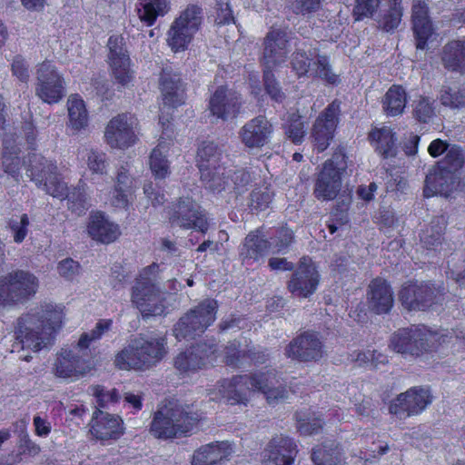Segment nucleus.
Segmentation results:
<instances>
[{"instance_id":"f257e3e1","label":"nucleus","mask_w":465,"mask_h":465,"mask_svg":"<svg viewBox=\"0 0 465 465\" xmlns=\"http://www.w3.org/2000/svg\"><path fill=\"white\" fill-rule=\"evenodd\" d=\"M274 371H258L251 374L235 375L224 379L210 391L211 399H224L230 404L246 405L252 392H262L268 403L273 404L287 397V390L282 385L276 386Z\"/></svg>"},{"instance_id":"f03ea898","label":"nucleus","mask_w":465,"mask_h":465,"mask_svg":"<svg viewBox=\"0 0 465 465\" xmlns=\"http://www.w3.org/2000/svg\"><path fill=\"white\" fill-rule=\"evenodd\" d=\"M64 317V307L61 305L46 303L33 309L17 319L16 340L22 348L41 351L53 343Z\"/></svg>"},{"instance_id":"7ed1b4c3","label":"nucleus","mask_w":465,"mask_h":465,"mask_svg":"<svg viewBox=\"0 0 465 465\" xmlns=\"http://www.w3.org/2000/svg\"><path fill=\"white\" fill-rule=\"evenodd\" d=\"M27 175L35 185L54 198L67 199L68 209L77 215L88 209L84 184L77 185L69 191L67 184L57 173V166L41 154L28 156Z\"/></svg>"},{"instance_id":"20e7f679","label":"nucleus","mask_w":465,"mask_h":465,"mask_svg":"<svg viewBox=\"0 0 465 465\" xmlns=\"http://www.w3.org/2000/svg\"><path fill=\"white\" fill-rule=\"evenodd\" d=\"M453 336L465 340V333L452 330L448 333L433 331L423 324H412L396 331L390 339V348L402 355L420 357L435 351L438 346Z\"/></svg>"},{"instance_id":"39448f33","label":"nucleus","mask_w":465,"mask_h":465,"mask_svg":"<svg viewBox=\"0 0 465 465\" xmlns=\"http://www.w3.org/2000/svg\"><path fill=\"white\" fill-rule=\"evenodd\" d=\"M199 420L200 416L189 406L169 401L154 412L151 432L159 439L186 435L192 431Z\"/></svg>"},{"instance_id":"423d86ee","label":"nucleus","mask_w":465,"mask_h":465,"mask_svg":"<svg viewBox=\"0 0 465 465\" xmlns=\"http://www.w3.org/2000/svg\"><path fill=\"white\" fill-rule=\"evenodd\" d=\"M165 343L163 338L135 339L116 355L115 365L122 370L150 369L164 357Z\"/></svg>"},{"instance_id":"0eeeda50","label":"nucleus","mask_w":465,"mask_h":465,"mask_svg":"<svg viewBox=\"0 0 465 465\" xmlns=\"http://www.w3.org/2000/svg\"><path fill=\"white\" fill-rule=\"evenodd\" d=\"M158 270L156 263L144 268L132 289V302L143 317L161 315L164 310V299L156 282Z\"/></svg>"},{"instance_id":"6e6552de","label":"nucleus","mask_w":465,"mask_h":465,"mask_svg":"<svg viewBox=\"0 0 465 465\" xmlns=\"http://www.w3.org/2000/svg\"><path fill=\"white\" fill-rule=\"evenodd\" d=\"M217 302L205 299L182 316L173 327V334L179 341L193 340L203 334L215 319Z\"/></svg>"},{"instance_id":"1a4fd4ad","label":"nucleus","mask_w":465,"mask_h":465,"mask_svg":"<svg viewBox=\"0 0 465 465\" xmlns=\"http://www.w3.org/2000/svg\"><path fill=\"white\" fill-rule=\"evenodd\" d=\"M347 155L345 148L339 146L331 159L327 160L318 174L315 183L314 194L324 201L336 197L341 187V175L347 170Z\"/></svg>"},{"instance_id":"9d476101","label":"nucleus","mask_w":465,"mask_h":465,"mask_svg":"<svg viewBox=\"0 0 465 465\" xmlns=\"http://www.w3.org/2000/svg\"><path fill=\"white\" fill-rule=\"evenodd\" d=\"M202 9L190 5L171 25L167 43L173 52L183 51L191 43L202 24Z\"/></svg>"},{"instance_id":"9b49d317","label":"nucleus","mask_w":465,"mask_h":465,"mask_svg":"<svg viewBox=\"0 0 465 465\" xmlns=\"http://www.w3.org/2000/svg\"><path fill=\"white\" fill-rule=\"evenodd\" d=\"M0 284L10 306L23 304L35 295L38 278L25 270H15L0 276Z\"/></svg>"},{"instance_id":"f8f14e48","label":"nucleus","mask_w":465,"mask_h":465,"mask_svg":"<svg viewBox=\"0 0 465 465\" xmlns=\"http://www.w3.org/2000/svg\"><path fill=\"white\" fill-rule=\"evenodd\" d=\"M166 217L173 227L196 229L204 233L209 224L197 204L191 198H179L165 210Z\"/></svg>"},{"instance_id":"ddd939ff","label":"nucleus","mask_w":465,"mask_h":465,"mask_svg":"<svg viewBox=\"0 0 465 465\" xmlns=\"http://www.w3.org/2000/svg\"><path fill=\"white\" fill-rule=\"evenodd\" d=\"M36 74V95L45 103H58L64 96V82L55 66L45 61L38 65Z\"/></svg>"},{"instance_id":"4468645a","label":"nucleus","mask_w":465,"mask_h":465,"mask_svg":"<svg viewBox=\"0 0 465 465\" xmlns=\"http://www.w3.org/2000/svg\"><path fill=\"white\" fill-rule=\"evenodd\" d=\"M442 296L440 289L428 282H410L399 293L401 305L408 311H425Z\"/></svg>"},{"instance_id":"2eb2a0df","label":"nucleus","mask_w":465,"mask_h":465,"mask_svg":"<svg viewBox=\"0 0 465 465\" xmlns=\"http://www.w3.org/2000/svg\"><path fill=\"white\" fill-rule=\"evenodd\" d=\"M340 114L341 102L334 100L317 116L312 128L311 136L314 147L319 152H323L329 147L334 137Z\"/></svg>"},{"instance_id":"dca6fc26","label":"nucleus","mask_w":465,"mask_h":465,"mask_svg":"<svg viewBox=\"0 0 465 465\" xmlns=\"http://www.w3.org/2000/svg\"><path fill=\"white\" fill-rule=\"evenodd\" d=\"M125 431L124 420L118 415L96 409L89 423V433L93 440L109 445L119 440Z\"/></svg>"},{"instance_id":"f3484780","label":"nucleus","mask_w":465,"mask_h":465,"mask_svg":"<svg viewBox=\"0 0 465 465\" xmlns=\"http://www.w3.org/2000/svg\"><path fill=\"white\" fill-rule=\"evenodd\" d=\"M137 119L131 114H120L113 117L105 127L104 138L112 148L126 149L133 146L137 136Z\"/></svg>"},{"instance_id":"a211bd4d","label":"nucleus","mask_w":465,"mask_h":465,"mask_svg":"<svg viewBox=\"0 0 465 465\" xmlns=\"http://www.w3.org/2000/svg\"><path fill=\"white\" fill-rule=\"evenodd\" d=\"M320 274L315 263L309 257H302L296 270L287 283L289 292L297 297L308 298L319 285Z\"/></svg>"},{"instance_id":"6ab92c4d","label":"nucleus","mask_w":465,"mask_h":465,"mask_svg":"<svg viewBox=\"0 0 465 465\" xmlns=\"http://www.w3.org/2000/svg\"><path fill=\"white\" fill-rule=\"evenodd\" d=\"M108 63L115 81L122 86L127 85L134 79L131 59L122 35H112L107 42Z\"/></svg>"},{"instance_id":"aec40b11","label":"nucleus","mask_w":465,"mask_h":465,"mask_svg":"<svg viewBox=\"0 0 465 465\" xmlns=\"http://www.w3.org/2000/svg\"><path fill=\"white\" fill-rule=\"evenodd\" d=\"M430 402L431 396L428 390L414 387L391 401L389 412L401 420L420 414Z\"/></svg>"},{"instance_id":"412c9836","label":"nucleus","mask_w":465,"mask_h":465,"mask_svg":"<svg viewBox=\"0 0 465 465\" xmlns=\"http://www.w3.org/2000/svg\"><path fill=\"white\" fill-rule=\"evenodd\" d=\"M291 64L299 77H318L329 84H335L338 80L337 75L331 72L329 59L325 55H317L313 61L304 51L297 50L292 54Z\"/></svg>"},{"instance_id":"4be33fe9","label":"nucleus","mask_w":465,"mask_h":465,"mask_svg":"<svg viewBox=\"0 0 465 465\" xmlns=\"http://www.w3.org/2000/svg\"><path fill=\"white\" fill-rule=\"evenodd\" d=\"M290 37L285 29L272 28L263 40L262 63L264 68L272 69L286 61Z\"/></svg>"},{"instance_id":"5701e85b","label":"nucleus","mask_w":465,"mask_h":465,"mask_svg":"<svg viewBox=\"0 0 465 465\" xmlns=\"http://www.w3.org/2000/svg\"><path fill=\"white\" fill-rule=\"evenodd\" d=\"M285 355L301 362L318 361L323 356V344L316 333L305 331L286 346Z\"/></svg>"},{"instance_id":"b1692460","label":"nucleus","mask_w":465,"mask_h":465,"mask_svg":"<svg viewBox=\"0 0 465 465\" xmlns=\"http://www.w3.org/2000/svg\"><path fill=\"white\" fill-rule=\"evenodd\" d=\"M216 344L213 341L199 342L180 352L174 359V367L180 372L202 369L213 360Z\"/></svg>"},{"instance_id":"393cba45","label":"nucleus","mask_w":465,"mask_h":465,"mask_svg":"<svg viewBox=\"0 0 465 465\" xmlns=\"http://www.w3.org/2000/svg\"><path fill=\"white\" fill-rule=\"evenodd\" d=\"M272 124L264 115L246 122L239 131L241 142L250 149L262 148L271 141Z\"/></svg>"},{"instance_id":"a878e982","label":"nucleus","mask_w":465,"mask_h":465,"mask_svg":"<svg viewBox=\"0 0 465 465\" xmlns=\"http://www.w3.org/2000/svg\"><path fill=\"white\" fill-rule=\"evenodd\" d=\"M90 371L86 361L77 352L62 349L54 364V373L62 379L77 380Z\"/></svg>"},{"instance_id":"bb28decb","label":"nucleus","mask_w":465,"mask_h":465,"mask_svg":"<svg viewBox=\"0 0 465 465\" xmlns=\"http://www.w3.org/2000/svg\"><path fill=\"white\" fill-rule=\"evenodd\" d=\"M130 169L127 162L117 167L114 184L109 193V201L114 207L126 209L129 205V195L133 193L135 183Z\"/></svg>"},{"instance_id":"cd10ccee","label":"nucleus","mask_w":465,"mask_h":465,"mask_svg":"<svg viewBox=\"0 0 465 465\" xmlns=\"http://www.w3.org/2000/svg\"><path fill=\"white\" fill-rule=\"evenodd\" d=\"M269 252L266 236L262 229H257L250 232L239 248V257L242 263L246 266H252L258 262Z\"/></svg>"},{"instance_id":"c85d7f7f","label":"nucleus","mask_w":465,"mask_h":465,"mask_svg":"<svg viewBox=\"0 0 465 465\" xmlns=\"http://www.w3.org/2000/svg\"><path fill=\"white\" fill-rule=\"evenodd\" d=\"M240 106L241 101L237 94L223 86L216 89L209 102V108L213 115L223 120L236 117Z\"/></svg>"},{"instance_id":"c756f323","label":"nucleus","mask_w":465,"mask_h":465,"mask_svg":"<svg viewBox=\"0 0 465 465\" xmlns=\"http://www.w3.org/2000/svg\"><path fill=\"white\" fill-rule=\"evenodd\" d=\"M458 176L448 169L438 164L427 175L425 179L424 195L430 197L435 194L448 196L456 190Z\"/></svg>"},{"instance_id":"7c9ffc66","label":"nucleus","mask_w":465,"mask_h":465,"mask_svg":"<svg viewBox=\"0 0 465 465\" xmlns=\"http://www.w3.org/2000/svg\"><path fill=\"white\" fill-rule=\"evenodd\" d=\"M368 304L377 314L388 313L394 303L393 292L388 282L381 278L372 280L367 292Z\"/></svg>"},{"instance_id":"2f4dec72","label":"nucleus","mask_w":465,"mask_h":465,"mask_svg":"<svg viewBox=\"0 0 465 465\" xmlns=\"http://www.w3.org/2000/svg\"><path fill=\"white\" fill-rule=\"evenodd\" d=\"M87 232L93 240L105 244L114 242L121 234L118 224L101 212L90 215Z\"/></svg>"},{"instance_id":"473e14b6","label":"nucleus","mask_w":465,"mask_h":465,"mask_svg":"<svg viewBox=\"0 0 465 465\" xmlns=\"http://www.w3.org/2000/svg\"><path fill=\"white\" fill-rule=\"evenodd\" d=\"M265 452L266 457L275 465H292L298 450L292 438L281 435L271 440Z\"/></svg>"},{"instance_id":"72a5a7b5","label":"nucleus","mask_w":465,"mask_h":465,"mask_svg":"<svg viewBox=\"0 0 465 465\" xmlns=\"http://www.w3.org/2000/svg\"><path fill=\"white\" fill-rule=\"evenodd\" d=\"M412 29L416 39V47L425 49L428 39L433 33L432 24L428 15V7L424 3L412 6Z\"/></svg>"},{"instance_id":"f704fd0d","label":"nucleus","mask_w":465,"mask_h":465,"mask_svg":"<svg viewBox=\"0 0 465 465\" xmlns=\"http://www.w3.org/2000/svg\"><path fill=\"white\" fill-rule=\"evenodd\" d=\"M160 86L164 104L176 107L183 103V90L181 89V77L169 68L162 71Z\"/></svg>"},{"instance_id":"c9c22d12","label":"nucleus","mask_w":465,"mask_h":465,"mask_svg":"<svg viewBox=\"0 0 465 465\" xmlns=\"http://www.w3.org/2000/svg\"><path fill=\"white\" fill-rule=\"evenodd\" d=\"M441 62L447 70L465 74V38L446 44L442 49Z\"/></svg>"},{"instance_id":"e433bc0d","label":"nucleus","mask_w":465,"mask_h":465,"mask_svg":"<svg viewBox=\"0 0 465 465\" xmlns=\"http://www.w3.org/2000/svg\"><path fill=\"white\" fill-rule=\"evenodd\" d=\"M369 138L375 151L383 158H393L397 154L395 134L390 127L373 129Z\"/></svg>"},{"instance_id":"4c0bfd02","label":"nucleus","mask_w":465,"mask_h":465,"mask_svg":"<svg viewBox=\"0 0 465 465\" xmlns=\"http://www.w3.org/2000/svg\"><path fill=\"white\" fill-rule=\"evenodd\" d=\"M269 252L272 254H285L294 242V233L287 226L271 228L264 233Z\"/></svg>"},{"instance_id":"58836bf2","label":"nucleus","mask_w":465,"mask_h":465,"mask_svg":"<svg viewBox=\"0 0 465 465\" xmlns=\"http://www.w3.org/2000/svg\"><path fill=\"white\" fill-rule=\"evenodd\" d=\"M447 220L444 215L432 218L430 223L421 230L420 242L427 250L436 249L441 244L446 229Z\"/></svg>"},{"instance_id":"ea45409f","label":"nucleus","mask_w":465,"mask_h":465,"mask_svg":"<svg viewBox=\"0 0 465 465\" xmlns=\"http://www.w3.org/2000/svg\"><path fill=\"white\" fill-rule=\"evenodd\" d=\"M169 10L168 0H139V7H137L140 20L148 26L153 25L158 16L165 15Z\"/></svg>"},{"instance_id":"a19ab883","label":"nucleus","mask_w":465,"mask_h":465,"mask_svg":"<svg viewBox=\"0 0 465 465\" xmlns=\"http://www.w3.org/2000/svg\"><path fill=\"white\" fill-rule=\"evenodd\" d=\"M407 94L401 85H392L386 92L382 100L383 111L389 116L401 114L406 107Z\"/></svg>"},{"instance_id":"79ce46f5","label":"nucleus","mask_w":465,"mask_h":465,"mask_svg":"<svg viewBox=\"0 0 465 465\" xmlns=\"http://www.w3.org/2000/svg\"><path fill=\"white\" fill-rule=\"evenodd\" d=\"M69 125L75 131L88 125V114L84 100L77 94L71 95L67 102Z\"/></svg>"},{"instance_id":"37998d69","label":"nucleus","mask_w":465,"mask_h":465,"mask_svg":"<svg viewBox=\"0 0 465 465\" xmlns=\"http://www.w3.org/2000/svg\"><path fill=\"white\" fill-rule=\"evenodd\" d=\"M401 0H389V7L381 12L376 21L379 28L385 32H392L401 24Z\"/></svg>"},{"instance_id":"c03bdc74","label":"nucleus","mask_w":465,"mask_h":465,"mask_svg":"<svg viewBox=\"0 0 465 465\" xmlns=\"http://www.w3.org/2000/svg\"><path fill=\"white\" fill-rule=\"evenodd\" d=\"M222 157L221 149L211 142H204L198 148L197 164L200 173L220 166Z\"/></svg>"},{"instance_id":"a18cd8bd","label":"nucleus","mask_w":465,"mask_h":465,"mask_svg":"<svg viewBox=\"0 0 465 465\" xmlns=\"http://www.w3.org/2000/svg\"><path fill=\"white\" fill-rule=\"evenodd\" d=\"M166 152L167 146L161 141L151 153L150 169L157 179H163L170 173L169 162L165 155Z\"/></svg>"},{"instance_id":"49530a36","label":"nucleus","mask_w":465,"mask_h":465,"mask_svg":"<svg viewBox=\"0 0 465 465\" xmlns=\"http://www.w3.org/2000/svg\"><path fill=\"white\" fill-rule=\"evenodd\" d=\"M201 173V181L204 186L213 192L220 193L224 190L228 183L229 173L226 172L223 165L217 166L215 169L203 171Z\"/></svg>"},{"instance_id":"de8ad7c7","label":"nucleus","mask_w":465,"mask_h":465,"mask_svg":"<svg viewBox=\"0 0 465 465\" xmlns=\"http://www.w3.org/2000/svg\"><path fill=\"white\" fill-rule=\"evenodd\" d=\"M312 460L315 465H337L341 464L344 458L337 446H320L312 450Z\"/></svg>"},{"instance_id":"09e8293b","label":"nucleus","mask_w":465,"mask_h":465,"mask_svg":"<svg viewBox=\"0 0 465 465\" xmlns=\"http://www.w3.org/2000/svg\"><path fill=\"white\" fill-rule=\"evenodd\" d=\"M283 129L286 137L293 143L300 144L303 142L306 132L302 117L298 113L288 115L283 124Z\"/></svg>"},{"instance_id":"8fccbe9b","label":"nucleus","mask_w":465,"mask_h":465,"mask_svg":"<svg viewBox=\"0 0 465 465\" xmlns=\"http://www.w3.org/2000/svg\"><path fill=\"white\" fill-rule=\"evenodd\" d=\"M223 353V360L227 366L235 369L245 367L247 350H241L239 341H229L224 347Z\"/></svg>"},{"instance_id":"3c124183","label":"nucleus","mask_w":465,"mask_h":465,"mask_svg":"<svg viewBox=\"0 0 465 465\" xmlns=\"http://www.w3.org/2000/svg\"><path fill=\"white\" fill-rule=\"evenodd\" d=\"M273 195L272 190L268 185L255 187L250 194L249 207L252 211H263L270 206Z\"/></svg>"},{"instance_id":"603ef678","label":"nucleus","mask_w":465,"mask_h":465,"mask_svg":"<svg viewBox=\"0 0 465 465\" xmlns=\"http://www.w3.org/2000/svg\"><path fill=\"white\" fill-rule=\"evenodd\" d=\"M465 163V152L460 146L452 144L448 150L445 157L438 164L440 167L448 169L457 174Z\"/></svg>"},{"instance_id":"864d4df0","label":"nucleus","mask_w":465,"mask_h":465,"mask_svg":"<svg viewBox=\"0 0 465 465\" xmlns=\"http://www.w3.org/2000/svg\"><path fill=\"white\" fill-rule=\"evenodd\" d=\"M29 225L30 219L26 213L15 215L9 219L7 226L15 243H21L25 241L29 232Z\"/></svg>"},{"instance_id":"5fc2aeb1","label":"nucleus","mask_w":465,"mask_h":465,"mask_svg":"<svg viewBox=\"0 0 465 465\" xmlns=\"http://www.w3.org/2000/svg\"><path fill=\"white\" fill-rule=\"evenodd\" d=\"M113 325L111 319L99 320L95 327L89 332H84L81 335L78 341V347L81 349H87L93 341H96L108 331Z\"/></svg>"},{"instance_id":"6e6d98bb","label":"nucleus","mask_w":465,"mask_h":465,"mask_svg":"<svg viewBox=\"0 0 465 465\" xmlns=\"http://www.w3.org/2000/svg\"><path fill=\"white\" fill-rule=\"evenodd\" d=\"M440 104L451 109L465 107V89L443 87L440 95Z\"/></svg>"},{"instance_id":"4d7b16f0","label":"nucleus","mask_w":465,"mask_h":465,"mask_svg":"<svg viewBox=\"0 0 465 465\" xmlns=\"http://www.w3.org/2000/svg\"><path fill=\"white\" fill-rule=\"evenodd\" d=\"M297 430L302 435L318 433L322 428V421L319 417H310L308 413L299 411L296 413Z\"/></svg>"},{"instance_id":"13d9d810","label":"nucleus","mask_w":465,"mask_h":465,"mask_svg":"<svg viewBox=\"0 0 465 465\" xmlns=\"http://www.w3.org/2000/svg\"><path fill=\"white\" fill-rule=\"evenodd\" d=\"M413 117L420 123H428L434 115L433 101L428 97H420L413 102Z\"/></svg>"},{"instance_id":"bf43d9fd","label":"nucleus","mask_w":465,"mask_h":465,"mask_svg":"<svg viewBox=\"0 0 465 465\" xmlns=\"http://www.w3.org/2000/svg\"><path fill=\"white\" fill-rule=\"evenodd\" d=\"M263 84L266 93L273 101L282 103L284 100L285 94L276 81L272 69H263Z\"/></svg>"},{"instance_id":"052dcab7","label":"nucleus","mask_w":465,"mask_h":465,"mask_svg":"<svg viewBox=\"0 0 465 465\" xmlns=\"http://www.w3.org/2000/svg\"><path fill=\"white\" fill-rule=\"evenodd\" d=\"M204 450H208L212 465L226 459L232 452V445L227 441H217L204 445Z\"/></svg>"},{"instance_id":"680f3d73","label":"nucleus","mask_w":465,"mask_h":465,"mask_svg":"<svg viewBox=\"0 0 465 465\" xmlns=\"http://www.w3.org/2000/svg\"><path fill=\"white\" fill-rule=\"evenodd\" d=\"M3 168L4 171L11 175L15 181L19 180L21 160L15 151L7 152V146L5 145L3 152Z\"/></svg>"},{"instance_id":"e2e57ef3","label":"nucleus","mask_w":465,"mask_h":465,"mask_svg":"<svg viewBox=\"0 0 465 465\" xmlns=\"http://www.w3.org/2000/svg\"><path fill=\"white\" fill-rule=\"evenodd\" d=\"M93 395L96 399L98 409L105 408L110 402H117L120 399L119 392L116 389L106 391L104 386L96 385L92 388Z\"/></svg>"},{"instance_id":"0e129e2a","label":"nucleus","mask_w":465,"mask_h":465,"mask_svg":"<svg viewBox=\"0 0 465 465\" xmlns=\"http://www.w3.org/2000/svg\"><path fill=\"white\" fill-rule=\"evenodd\" d=\"M447 274L460 285H465V257L461 260L453 256L448 261Z\"/></svg>"},{"instance_id":"69168bd1","label":"nucleus","mask_w":465,"mask_h":465,"mask_svg":"<svg viewBox=\"0 0 465 465\" xmlns=\"http://www.w3.org/2000/svg\"><path fill=\"white\" fill-rule=\"evenodd\" d=\"M57 270L62 277L72 281L80 273L81 266L78 262L66 258L58 263Z\"/></svg>"},{"instance_id":"338daca9","label":"nucleus","mask_w":465,"mask_h":465,"mask_svg":"<svg viewBox=\"0 0 465 465\" xmlns=\"http://www.w3.org/2000/svg\"><path fill=\"white\" fill-rule=\"evenodd\" d=\"M87 164L94 173H105L107 167L105 153L92 150L88 154Z\"/></svg>"},{"instance_id":"774afa93","label":"nucleus","mask_w":465,"mask_h":465,"mask_svg":"<svg viewBox=\"0 0 465 465\" xmlns=\"http://www.w3.org/2000/svg\"><path fill=\"white\" fill-rule=\"evenodd\" d=\"M11 70L14 76L21 82L27 83L30 77L29 65L22 55H15L11 64Z\"/></svg>"}]
</instances>
